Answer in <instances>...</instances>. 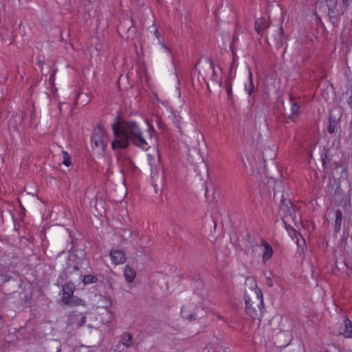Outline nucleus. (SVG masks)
<instances>
[{"label":"nucleus","instance_id":"nucleus-1","mask_svg":"<svg viewBox=\"0 0 352 352\" xmlns=\"http://www.w3.org/2000/svg\"><path fill=\"white\" fill-rule=\"evenodd\" d=\"M112 124L113 140L111 146L113 150L127 148L130 142L135 146L143 150H148V143L144 138L142 132L134 121L119 120Z\"/></svg>","mask_w":352,"mask_h":352},{"label":"nucleus","instance_id":"nucleus-2","mask_svg":"<svg viewBox=\"0 0 352 352\" xmlns=\"http://www.w3.org/2000/svg\"><path fill=\"white\" fill-rule=\"evenodd\" d=\"M245 302V313L249 315L254 320H258L261 321L263 309V294L261 290L254 294L252 297L248 295H244Z\"/></svg>","mask_w":352,"mask_h":352},{"label":"nucleus","instance_id":"nucleus-3","mask_svg":"<svg viewBox=\"0 0 352 352\" xmlns=\"http://www.w3.org/2000/svg\"><path fill=\"white\" fill-rule=\"evenodd\" d=\"M279 212L283 215V221L287 230H289V228H292V226L288 224L290 221H294V224L296 225L298 219L295 214V210L294 208L293 204L289 199L284 197L281 199L279 206Z\"/></svg>","mask_w":352,"mask_h":352},{"label":"nucleus","instance_id":"nucleus-4","mask_svg":"<svg viewBox=\"0 0 352 352\" xmlns=\"http://www.w3.org/2000/svg\"><path fill=\"white\" fill-rule=\"evenodd\" d=\"M91 140V144L94 147L104 151L109 142V138L100 123L94 128Z\"/></svg>","mask_w":352,"mask_h":352},{"label":"nucleus","instance_id":"nucleus-5","mask_svg":"<svg viewBox=\"0 0 352 352\" xmlns=\"http://www.w3.org/2000/svg\"><path fill=\"white\" fill-rule=\"evenodd\" d=\"M118 31L122 37L126 39H132L135 33V28L133 24V20L129 17H124L118 25Z\"/></svg>","mask_w":352,"mask_h":352},{"label":"nucleus","instance_id":"nucleus-6","mask_svg":"<svg viewBox=\"0 0 352 352\" xmlns=\"http://www.w3.org/2000/svg\"><path fill=\"white\" fill-rule=\"evenodd\" d=\"M86 316L85 314L77 311H72L67 317V326L72 328L78 329L81 327L86 322Z\"/></svg>","mask_w":352,"mask_h":352},{"label":"nucleus","instance_id":"nucleus-7","mask_svg":"<svg viewBox=\"0 0 352 352\" xmlns=\"http://www.w3.org/2000/svg\"><path fill=\"white\" fill-rule=\"evenodd\" d=\"M199 74L202 77L204 81L206 82L207 87L209 89V84L206 80V78L210 76L212 80L215 81V78L217 77L213 63L211 60H209L200 65Z\"/></svg>","mask_w":352,"mask_h":352},{"label":"nucleus","instance_id":"nucleus-8","mask_svg":"<svg viewBox=\"0 0 352 352\" xmlns=\"http://www.w3.org/2000/svg\"><path fill=\"white\" fill-rule=\"evenodd\" d=\"M274 343L279 348L288 346L292 340V335L289 331H280L273 336Z\"/></svg>","mask_w":352,"mask_h":352},{"label":"nucleus","instance_id":"nucleus-9","mask_svg":"<svg viewBox=\"0 0 352 352\" xmlns=\"http://www.w3.org/2000/svg\"><path fill=\"white\" fill-rule=\"evenodd\" d=\"M266 40L268 43H274L276 47L280 49L286 42L287 38L285 36L283 28L280 27L275 33L267 36Z\"/></svg>","mask_w":352,"mask_h":352},{"label":"nucleus","instance_id":"nucleus-10","mask_svg":"<svg viewBox=\"0 0 352 352\" xmlns=\"http://www.w3.org/2000/svg\"><path fill=\"white\" fill-rule=\"evenodd\" d=\"M75 289L76 286L71 280L63 285L62 292L63 293V296L62 298V301L65 304L69 305L70 303V298L73 296Z\"/></svg>","mask_w":352,"mask_h":352},{"label":"nucleus","instance_id":"nucleus-11","mask_svg":"<svg viewBox=\"0 0 352 352\" xmlns=\"http://www.w3.org/2000/svg\"><path fill=\"white\" fill-rule=\"evenodd\" d=\"M270 25L269 17H261L257 19L254 23V29L256 32L261 35H263L265 30Z\"/></svg>","mask_w":352,"mask_h":352},{"label":"nucleus","instance_id":"nucleus-12","mask_svg":"<svg viewBox=\"0 0 352 352\" xmlns=\"http://www.w3.org/2000/svg\"><path fill=\"white\" fill-rule=\"evenodd\" d=\"M110 256L112 262L116 265L124 263L126 258L125 252L121 250H112Z\"/></svg>","mask_w":352,"mask_h":352},{"label":"nucleus","instance_id":"nucleus-13","mask_svg":"<svg viewBox=\"0 0 352 352\" xmlns=\"http://www.w3.org/2000/svg\"><path fill=\"white\" fill-rule=\"evenodd\" d=\"M261 244L265 248V250L263 252L262 259L263 262L267 261L273 255L274 251L272 247L263 239H261Z\"/></svg>","mask_w":352,"mask_h":352},{"label":"nucleus","instance_id":"nucleus-14","mask_svg":"<svg viewBox=\"0 0 352 352\" xmlns=\"http://www.w3.org/2000/svg\"><path fill=\"white\" fill-rule=\"evenodd\" d=\"M343 328L340 331V334L345 337H352V323L348 318H345L343 321Z\"/></svg>","mask_w":352,"mask_h":352},{"label":"nucleus","instance_id":"nucleus-15","mask_svg":"<svg viewBox=\"0 0 352 352\" xmlns=\"http://www.w3.org/2000/svg\"><path fill=\"white\" fill-rule=\"evenodd\" d=\"M124 275L126 282L131 283L136 276V272L129 265H126L124 268Z\"/></svg>","mask_w":352,"mask_h":352},{"label":"nucleus","instance_id":"nucleus-16","mask_svg":"<svg viewBox=\"0 0 352 352\" xmlns=\"http://www.w3.org/2000/svg\"><path fill=\"white\" fill-rule=\"evenodd\" d=\"M121 343L127 348L131 347L133 345L131 333L124 332L121 337Z\"/></svg>","mask_w":352,"mask_h":352},{"label":"nucleus","instance_id":"nucleus-17","mask_svg":"<svg viewBox=\"0 0 352 352\" xmlns=\"http://www.w3.org/2000/svg\"><path fill=\"white\" fill-rule=\"evenodd\" d=\"M79 277H82V283L85 285H89L95 283L98 281V278L96 276L91 275V274H87L82 276L81 274H79Z\"/></svg>","mask_w":352,"mask_h":352},{"label":"nucleus","instance_id":"nucleus-18","mask_svg":"<svg viewBox=\"0 0 352 352\" xmlns=\"http://www.w3.org/2000/svg\"><path fill=\"white\" fill-rule=\"evenodd\" d=\"M89 98L87 94L80 93L77 94L76 98V104H80L82 106H85L86 104L89 102Z\"/></svg>","mask_w":352,"mask_h":352},{"label":"nucleus","instance_id":"nucleus-19","mask_svg":"<svg viewBox=\"0 0 352 352\" xmlns=\"http://www.w3.org/2000/svg\"><path fill=\"white\" fill-rule=\"evenodd\" d=\"M324 1L328 7V9H329V14L330 16H331V14H334L335 10L337 7L338 0H324Z\"/></svg>","mask_w":352,"mask_h":352},{"label":"nucleus","instance_id":"nucleus-20","mask_svg":"<svg viewBox=\"0 0 352 352\" xmlns=\"http://www.w3.org/2000/svg\"><path fill=\"white\" fill-rule=\"evenodd\" d=\"M336 125V120L331 114L329 115V125L327 128V131L329 133H333L335 131V128Z\"/></svg>","mask_w":352,"mask_h":352},{"label":"nucleus","instance_id":"nucleus-21","mask_svg":"<svg viewBox=\"0 0 352 352\" xmlns=\"http://www.w3.org/2000/svg\"><path fill=\"white\" fill-rule=\"evenodd\" d=\"M245 89L247 91V92L248 93V95L250 96H251L252 93L254 91V85L252 82V73L250 70H249V82H248V84L245 85Z\"/></svg>","mask_w":352,"mask_h":352},{"label":"nucleus","instance_id":"nucleus-22","mask_svg":"<svg viewBox=\"0 0 352 352\" xmlns=\"http://www.w3.org/2000/svg\"><path fill=\"white\" fill-rule=\"evenodd\" d=\"M226 90L228 95V99L232 102H233V96H232V85L230 82H228L226 84Z\"/></svg>","mask_w":352,"mask_h":352},{"label":"nucleus","instance_id":"nucleus-23","mask_svg":"<svg viewBox=\"0 0 352 352\" xmlns=\"http://www.w3.org/2000/svg\"><path fill=\"white\" fill-rule=\"evenodd\" d=\"M63 164L66 166H69L72 164L70 155L65 151H63Z\"/></svg>","mask_w":352,"mask_h":352},{"label":"nucleus","instance_id":"nucleus-24","mask_svg":"<svg viewBox=\"0 0 352 352\" xmlns=\"http://www.w3.org/2000/svg\"><path fill=\"white\" fill-rule=\"evenodd\" d=\"M11 278V276L8 274H1L0 275V283H6L8 280H10Z\"/></svg>","mask_w":352,"mask_h":352},{"label":"nucleus","instance_id":"nucleus-25","mask_svg":"<svg viewBox=\"0 0 352 352\" xmlns=\"http://www.w3.org/2000/svg\"><path fill=\"white\" fill-rule=\"evenodd\" d=\"M336 221H342V212L340 209L336 211Z\"/></svg>","mask_w":352,"mask_h":352},{"label":"nucleus","instance_id":"nucleus-26","mask_svg":"<svg viewBox=\"0 0 352 352\" xmlns=\"http://www.w3.org/2000/svg\"><path fill=\"white\" fill-rule=\"evenodd\" d=\"M16 118H18L19 121V122H21L23 120V114H19V116H16L15 118H12L10 120V126L14 123V122H16V121L15 120Z\"/></svg>","mask_w":352,"mask_h":352},{"label":"nucleus","instance_id":"nucleus-27","mask_svg":"<svg viewBox=\"0 0 352 352\" xmlns=\"http://www.w3.org/2000/svg\"><path fill=\"white\" fill-rule=\"evenodd\" d=\"M298 110V105L296 103H292L291 107V111L292 114H296Z\"/></svg>","mask_w":352,"mask_h":352},{"label":"nucleus","instance_id":"nucleus-28","mask_svg":"<svg viewBox=\"0 0 352 352\" xmlns=\"http://www.w3.org/2000/svg\"><path fill=\"white\" fill-rule=\"evenodd\" d=\"M342 221H335V232H338L340 230Z\"/></svg>","mask_w":352,"mask_h":352},{"label":"nucleus","instance_id":"nucleus-29","mask_svg":"<svg viewBox=\"0 0 352 352\" xmlns=\"http://www.w3.org/2000/svg\"><path fill=\"white\" fill-rule=\"evenodd\" d=\"M72 271H70V267H67L66 268L65 271V274L64 276H65L66 278H69V274H72Z\"/></svg>","mask_w":352,"mask_h":352},{"label":"nucleus","instance_id":"nucleus-30","mask_svg":"<svg viewBox=\"0 0 352 352\" xmlns=\"http://www.w3.org/2000/svg\"><path fill=\"white\" fill-rule=\"evenodd\" d=\"M266 284L269 286V287H272L273 286V280L271 278H266Z\"/></svg>","mask_w":352,"mask_h":352},{"label":"nucleus","instance_id":"nucleus-31","mask_svg":"<svg viewBox=\"0 0 352 352\" xmlns=\"http://www.w3.org/2000/svg\"><path fill=\"white\" fill-rule=\"evenodd\" d=\"M327 157V154H323L321 156V160H322V162L323 166H324L325 164H326V158Z\"/></svg>","mask_w":352,"mask_h":352},{"label":"nucleus","instance_id":"nucleus-32","mask_svg":"<svg viewBox=\"0 0 352 352\" xmlns=\"http://www.w3.org/2000/svg\"><path fill=\"white\" fill-rule=\"evenodd\" d=\"M352 0H342V3L343 5L344 6L345 8H347V6H349V3Z\"/></svg>","mask_w":352,"mask_h":352},{"label":"nucleus","instance_id":"nucleus-33","mask_svg":"<svg viewBox=\"0 0 352 352\" xmlns=\"http://www.w3.org/2000/svg\"><path fill=\"white\" fill-rule=\"evenodd\" d=\"M73 270L74 271H78L79 270V267L77 265H74L73 266Z\"/></svg>","mask_w":352,"mask_h":352},{"label":"nucleus","instance_id":"nucleus-34","mask_svg":"<svg viewBox=\"0 0 352 352\" xmlns=\"http://www.w3.org/2000/svg\"><path fill=\"white\" fill-rule=\"evenodd\" d=\"M155 35L156 36V37H157V38H158V37H159V36H160V33H159V32H158V30H155Z\"/></svg>","mask_w":352,"mask_h":352},{"label":"nucleus","instance_id":"nucleus-35","mask_svg":"<svg viewBox=\"0 0 352 352\" xmlns=\"http://www.w3.org/2000/svg\"><path fill=\"white\" fill-rule=\"evenodd\" d=\"M54 74H53L51 76H50V81H52L53 80V78H54Z\"/></svg>","mask_w":352,"mask_h":352}]
</instances>
